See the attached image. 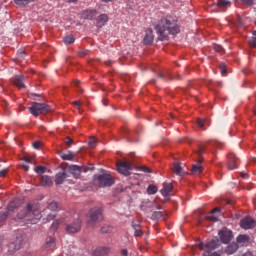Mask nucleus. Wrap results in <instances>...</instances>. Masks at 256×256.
Returning <instances> with one entry per match:
<instances>
[{
	"label": "nucleus",
	"mask_w": 256,
	"mask_h": 256,
	"mask_svg": "<svg viewBox=\"0 0 256 256\" xmlns=\"http://www.w3.org/2000/svg\"><path fill=\"white\" fill-rule=\"evenodd\" d=\"M155 30L160 41H168L169 35H177L179 33V25L173 18H161L155 25Z\"/></svg>",
	"instance_id": "nucleus-1"
},
{
	"label": "nucleus",
	"mask_w": 256,
	"mask_h": 256,
	"mask_svg": "<svg viewBox=\"0 0 256 256\" xmlns=\"http://www.w3.org/2000/svg\"><path fill=\"white\" fill-rule=\"evenodd\" d=\"M41 217H43V215H41V210L37 203H28L27 209L18 213V219H25L26 221H29L31 225H37L41 220Z\"/></svg>",
	"instance_id": "nucleus-2"
},
{
	"label": "nucleus",
	"mask_w": 256,
	"mask_h": 256,
	"mask_svg": "<svg viewBox=\"0 0 256 256\" xmlns=\"http://www.w3.org/2000/svg\"><path fill=\"white\" fill-rule=\"evenodd\" d=\"M31 115L39 117V115H47L51 113V107L45 103L33 102L31 107L28 108Z\"/></svg>",
	"instance_id": "nucleus-3"
},
{
	"label": "nucleus",
	"mask_w": 256,
	"mask_h": 256,
	"mask_svg": "<svg viewBox=\"0 0 256 256\" xmlns=\"http://www.w3.org/2000/svg\"><path fill=\"white\" fill-rule=\"evenodd\" d=\"M219 245H221V241L218 240V238H214L209 242L204 243H199L198 247L199 249H201L204 252L203 256H210L211 255V251H215V249L219 248Z\"/></svg>",
	"instance_id": "nucleus-4"
},
{
	"label": "nucleus",
	"mask_w": 256,
	"mask_h": 256,
	"mask_svg": "<svg viewBox=\"0 0 256 256\" xmlns=\"http://www.w3.org/2000/svg\"><path fill=\"white\" fill-rule=\"evenodd\" d=\"M88 217V225H96V223H101V221H103V210L100 207H94L90 209Z\"/></svg>",
	"instance_id": "nucleus-5"
},
{
	"label": "nucleus",
	"mask_w": 256,
	"mask_h": 256,
	"mask_svg": "<svg viewBox=\"0 0 256 256\" xmlns=\"http://www.w3.org/2000/svg\"><path fill=\"white\" fill-rule=\"evenodd\" d=\"M94 181L98 183L99 187H111L115 180H113V176L111 174H99L94 176Z\"/></svg>",
	"instance_id": "nucleus-6"
},
{
	"label": "nucleus",
	"mask_w": 256,
	"mask_h": 256,
	"mask_svg": "<svg viewBox=\"0 0 256 256\" xmlns=\"http://www.w3.org/2000/svg\"><path fill=\"white\" fill-rule=\"evenodd\" d=\"M135 165L128 161H120L117 163V171L121 173V175H125V177H129L131 175V169H133Z\"/></svg>",
	"instance_id": "nucleus-7"
},
{
	"label": "nucleus",
	"mask_w": 256,
	"mask_h": 256,
	"mask_svg": "<svg viewBox=\"0 0 256 256\" xmlns=\"http://www.w3.org/2000/svg\"><path fill=\"white\" fill-rule=\"evenodd\" d=\"M58 205L57 202H51L46 209H44L43 213L46 215V221H53L55 219V211H57Z\"/></svg>",
	"instance_id": "nucleus-8"
},
{
	"label": "nucleus",
	"mask_w": 256,
	"mask_h": 256,
	"mask_svg": "<svg viewBox=\"0 0 256 256\" xmlns=\"http://www.w3.org/2000/svg\"><path fill=\"white\" fill-rule=\"evenodd\" d=\"M67 233H79L81 231V219H76L72 223L67 225Z\"/></svg>",
	"instance_id": "nucleus-9"
},
{
	"label": "nucleus",
	"mask_w": 256,
	"mask_h": 256,
	"mask_svg": "<svg viewBox=\"0 0 256 256\" xmlns=\"http://www.w3.org/2000/svg\"><path fill=\"white\" fill-rule=\"evenodd\" d=\"M239 167V158L235 154H228V169L233 171Z\"/></svg>",
	"instance_id": "nucleus-10"
},
{
	"label": "nucleus",
	"mask_w": 256,
	"mask_h": 256,
	"mask_svg": "<svg viewBox=\"0 0 256 256\" xmlns=\"http://www.w3.org/2000/svg\"><path fill=\"white\" fill-rule=\"evenodd\" d=\"M240 227L242 229H253L255 227V220L251 217H245L240 221Z\"/></svg>",
	"instance_id": "nucleus-11"
},
{
	"label": "nucleus",
	"mask_w": 256,
	"mask_h": 256,
	"mask_svg": "<svg viewBox=\"0 0 256 256\" xmlns=\"http://www.w3.org/2000/svg\"><path fill=\"white\" fill-rule=\"evenodd\" d=\"M12 83L16 87H18V89H25V76H23V75L13 76Z\"/></svg>",
	"instance_id": "nucleus-12"
},
{
	"label": "nucleus",
	"mask_w": 256,
	"mask_h": 256,
	"mask_svg": "<svg viewBox=\"0 0 256 256\" xmlns=\"http://www.w3.org/2000/svg\"><path fill=\"white\" fill-rule=\"evenodd\" d=\"M219 236L222 241V243H229L233 237V233L230 230L224 229L222 231H219Z\"/></svg>",
	"instance_id": "nucleus-13"
},
{
	"label": "nucleus",
	"mask_w": 256,
	"mask_h": 256,
	"mask_svg": "<svg viewBox=\"0 0 256 256\" xmlns=\"http://www.w3.org/2000/svg\"><path fill=\"white\" fill-rule=\"evenodd\" d=\"M154 39H155V36L153 35V30L151 28H148L145 31V36L143 39L144 45H151V43H153Z\"/></svg>",
	"instance_id": "nucleus-14"
},
{
	"label": "nucleus",
	"mask_w": 256,
	"mask_h": 256,
	"mask_svg": "<svg viewBox=\"0 0 256 256\" xmlns=\"http://www.w3.org/2000/svg\"><path fill=\"white\" fill-rule=\"evenodd\" d=\"M15 207H17L15 205V202H11L7 207V212H0V223H3V221H5L7 217H9V212L13 211Z\"/></svg>",
	"instance_id": "nucleus-15"
},
{
	"label": "nucleus",
	"mask_w": 256,
	"mask_h": 256,
	"mask_svg": "<svg viewBox=\"0 0 256 256\" xmlns=\"http://www.w3.org/2000/svg\"><path fill=\"white\" fill-rule=\"evenodd\" d=\"M201 163H203V160L199 159L196 164L192 165V175H199L200 173H203V166Z\"/></svg>",
	"instance_id": "nucleus-16"
},
{
	"label": "nucleus",
	"mask_w": 256,
	"mask_h": 256,
	"mask_svg": "<svg viewBox=\"0 0 256 256\" xmlns=\"http://www.w3.org/2000/svg\"><path fill=\"white\" fill-rule=\"evenodd\" d=\"M69 177V174L66 171L59 172L55 176V183L57 185H62V183Z\"/></svg>",
	"instance_id": "nucleus-17"
},
{
	"label": "nucleus",
	"mask_w": 256,
	"mask_h": 256,
	"mask_svg": "<svg viewBox=\"0 0 256 256\" xmlns=\"http://www.w3.org/2000/svg\"><path fill=\"white\" fill-rule=\"evenodd\" d=\"M173 191V184L164 183L163 188L161 189V194L163 197H169L170 193Z\"/></svg>",
	"instance_id": "nucleus-18"
},
{
	"label": "nucleus",
	"mask_w": 256,
	"mask_h": 256,
	"mask_svg": "<svg viewBox=\"0 0 256 256\" xmlns=\"http://www.w3.org/2000/svg\"><path fill=\"white\" fill-rule=\"evenodd\" d=\"M132 229H134V237H143V230H141V225L139 222H132Z\"/></svg>",
	"instance_id": "nucleus-19"
},
{
	"label": "nucleus",
	"mask_w": 256,
	"mask_h": 256,
	"mask_svg": "<svg viewBox=\"0 0 256 256\" xmlns=\"http://www.w3.org/2000/svg\"><path fill=\"white\" fill-rule=\"evenodd\" d=\"M82 17L91 21L97 17V10H86L83 12Z\"/></svg>",
	"instance_id": "nucleus-20"
},
{
	"label": "nucleus",
	"mask_w": 256,
	"mask_h": 256,
	"mask_svg": "<svg viewBox=\"0 0 256 256\" xmlns=\"http://www.w3.org/2000/svg\"><path fill=\"white\" fill-rule=\"evenodd\" d=\"M229 5H231V2L229 0H218V2L216 3V7H218V9H220L222 13H224L225 9H227Z\"/></svg>",
	"instance_id": "nucleus-21"
},
{
	"label": "nucleus",
	"mask_w": 256,
	"mask_h": 256,
	"mask_svg": "<svg viewBox=\"0 0 256 256\" xmlns=\"http://www.w3.org/2000/svg\"><path fill=\"white\" fill-rule=\"evenodd\" d=\"M237 249H239V245L233 242L226 247L225 253H227V255H233V253H236Z\"/></svg>",
	"instance_id": "nucleus-22"
},
{
	"label": "nucleus",
	"mask_w": 256,
	"mask_h": 256,
	"mask_svg": "<svg viewBox=\"0 0 256 256\" xmlns=\"http://www.w3.org/2000/svg\"><path fill=\"white\" fill-rule=\"evenodd\" d=\"M172 171L175 173V175H178V177H183V175H185V172L179 163L174 164Z\"/></svg>",
	"instance_id": "nucleus-23"
},
{
	"label": "nucleus",
	"mask_w": 256,
	"mask_h": 256,
	"mask_svg": "<svg viewBox=\"0 0 256 256\" xmlns=\"http://www.w3.org/2000/svg\"><path fill=\"white\" fill-rule=\"evenodd\" d=\"M45 247L46 249H48V251H51V249H55V238L49 237L46 241Z\"/></svg>",
	"instance_id": "nucleus-24"
},
{
	"label": "nucleus",
	"mask_w": 256,
	"mask_h": 256,
	"mask_svg": "<svg viewBox=\"0 0 256 256\" xmlns=\"http://www.w3.org/2000/svg\"><path fill=\"white\" fill-rule=\"evenodd\" d=\"M70 171L76 178H78L81 175V167H79L77 165L71 166Z\"/></svg>",
	"instance_id": "nucleus-25"
},
{
	"label": "nucleus",
	"mask_w": 256,
	"mask_h": 256,
	"mask_svg": "<svg viewBox=\"0 0 256 256\" xmlns=\"http://www.w3.org/2000/svg\"><path fill=\"white\" fill-rule=\"evenodd\" d=\"M107 253H109V248L99 247L95 250V255L97 256H105Z\"/></svg>",
	"instance_id": "nucleus-26"
},
{
	"label": "nucleus",
	"mask_w": 256,
	"mask_h": 256,
	"mask_svg": "<svg viewBox=\"0 0 256 256\" xmlns=\"http://www.w3.org/2000/svg\"><path fill=\"white\" fill-rule=\"evenodd\" d=\"M107 21H109V16H107V14H101L98 17V25H100L101 27H103V25H105Z\"/></svg>",
	"instance_id": "nucleus-27"
},
{
	"label": "nucleus",
	"mask_w": 256,
	"mask_h": 256,
	"mask_svg": "<svg viewBox=\"0 0 256 256\" xmlns=\"http://www.w3.org/2000/svg\"><path fill=\"white\" fill-rule=\"evenodd\" d=\"M41 184L46 187H50V185H53V181L51 180V177H49V176H42Z\"/></svg>",
	"instance_id": "nucleus-28"
},
{
	"label": "nucleus",
	"mask_w": 256,
	"mask_h": 256,
	"mask_svg": "<svg viewBox=\"0 0 256 256\" xmlns=\"http://www.w3.org/2000/svg\"><path fill=\"white\" fill-rule=\"evenodd\" d=\"M249 235H239L236 239L237 243L245 245V243H249Z\"/></svg>",
	"instance_id": "nucleus-29"
},
{
	"label": "nucleus",
	"mask_w": 256,
	"mask_h": 256,
	"mask_svg": "<svg viewBox=\"0 0 256 256\" xmlns=\"http://www.w3.org/2000/svg\"><path fill=\"white\" fill-rule=\"evenodd\" d=\"M60 157L61 159H63V161H73V159L75 158V154L69 151L67 154H61Z\"/></svg>",
	"instance_id": "nucleus-30"
},
{
	"label": "nucleus",
	"mask_w": 256,
	"mask_h": 256,
	"mask_svg": "<svg viewBox=\"0 0 256 256\" xmlns=\"http://www.w3.org/2000/svg\"><path fill=\"white\" fill-rule=\"evenodd\" d=\"M63 41H64L65 45H71V44L75 43V36H73V34L65 36L63 38Z\"/></svg>",
	"instance_id": "nucleus-31"
},
{
	"label": "nucleus",
	"mask_w": 256,
	"mask_h": 256,
	"mask_svg": "<svg viewBox=\"0 0 256 256\" xmlns=\"http://www.w3.org/2000/svg\"><path fill=\"white\" fill-rule=\"evenodd\" d=\"M158 188L155 185H149L147 188V193L148 195H155V193H157Z\"/></svg>",
	"instance_id": "nucleus-32"
},
{
	"label": "nucleus",
	"mask_w": 256,
	"mask_h": 256,
	"mask_svg": "<svg viewBox=\"0 0 256 256\" xmlns=\"http://www.w3.org/2000/svg\"><path fill=\"white\" fill-rule=\"evenodd\" d=\"M161 217H163V212L155 211L152 213L151 219L152 221H157V219H161Z\"/></svg>",
	"instance_id": "nucleus-33"
},
{
	"label": "nucleus",
	"mask_w": 256,
	"mask_h": 256,
	"mask_svg": "<svg viewBox=\"0 0 256 256\" xmlns=\"http://www.w3.org/2000/svg\"><path fill=\"white\" fill-rule=\"evenodd\" d=\"M88 145L90 149H95V147H97V139H95L94 137L90 138L88 141Z\"/></svg>",
	"instance_id": "nucleus-34"
},
{
	"label": "nucleus",
	"mask_w": 256,
	"mask_h": 256,
	"mask_svg": "<svg viewBox=\"0 0 256 256\" xmlns=\"http://www.w3.org/2000/svg\"><path fill=\"white\" fill-rule=\"evenodd\" d=\"M35 0H14L16 5H29V3H33Z\"/></svg>",
	"instance_id": "nucleus-35"
},
{
	"label": "nucleus",
	"mask_w": 256,
	"mask_h": 256,
	"mask_svg": "<svg viewBox=\"0 0 256 256\" xmlns=\"http://www.w3.org/2000/svg\"><path fill=\"white\" fill-rule=\"evenodd\" d=\"M47 168H45V166H37L35 168V172L38 173V175H43V173H45V170Z\"/></svg>",
	"instance_id": "nucleus-36"
},
{
	"label": "nucleus",
	"mask_w": 256,
	"mask_h": 256,
	"mask_svg": "<svg viewBox=\"0 0 256 256\" xmlns=\"http://www.w3.org/2000/svg\"><path fill=\"white\" fill-rule=\"evenodd\" d=\"M250 47H256V31L253 32V36L249 41Z\"/></svg>",
	"instance_id": "nucleus-37"
},
{
	"label": "nucleus",
	"mask_w": 256,
	"mask_h": 256,
	"mask_svg": "<svg viewBox=\"0 0 256 256\" xmlns=\"http://www.w3.org/2000/svg\"><path fill=\"white\" fill-rule=\"evenodd\" d=\"M213 49L217 51V53H223L224 49L223 46L219 44H214Z\"/></svg>",
	"instance_id": "nucleus-38"
},
{
	"label": "nucleus",
	"mask_w": 256,
	"mask_h": 256,
	"mask_svg": "<svg viewBox=\"0 0 256 256\" xmlns=\"http://www.w3.org/2000/svg\"><path fill=\"white\" fill-rule=\"evenodd\" d=\"M59 220H55L51 226V231H57V228L59 227Z\"/></svg>",
	"instance_id": "nucleus-39"
},
{
	"label": "nucleus",
	"mask_w": 256,
	"mask_h": 256,
	"mask_svg": "<svg viewBox=\"0 0 256 256\" xmlns=\"http://www.w3.org/2000/svg\"><path fill=\"white\" fill-rule=\"evenodd\" d=\"M207 221H212L213 223L217 222V216H214L213 214H210L206 216Z\"/></svg>",
	"instance_id": "nucleus-40"
},
{
	"label": "nucleus",
	"mask_w": 256,
	"mask_h": 256,
	"mask_svg": "<svg viewBox=\"0 0 256 256\" xmlns=\"http://www.w3.org/2000/svg\"><path fill=\"white\" fill-rule=\"evenodd\" d=\"M197 125L200 127V129H203V126L205 125V119L198 118Z\"/></svg>",
	"instance_id": "nucleus-41"
},
{
	"label": "nucleus",
	"mask_w": 256,
	"mask_h": 256,
	"mask_svg": "<svg viewBox=\"0 0 256 256\" xmlns=\"http://www.w3.org/2000/svg\"><path fill=\"white\" fill-rule=\"evenodd\" d=\"M9 249H13V250H9L10 253H13V251H17V249H19V246H15V244L10 243L9 244Z\"/></svg>",
	"instance_id": "nucleus-42"
},
{
	"label": "nucleus",
	"mask_w": 256,
	"mask_h": 256,
	"mask_svg": "<svg viewBox=\"0 0 256 256\" xmlns=\"http://www.w3.org/2000/svg\"><path fill=\"white\" fill-rule=\"evenodd\" d=\"M65 143L68 147H71L73 145V139L67 137Z\"/></svg>",
	"instance_id": "nucleus-43"
},
{
	"label": "nucleus",
	"mask_w": 256,
	"mask_h": 256,
	"mask_svg": "<svg viewBox=\"0 0 256 256\" xmlns=\"http://www.w3.org/2000/svg\"><path fill=\"white\" fill-rule=\"evenodd\" d=\"M204 151H205V147L204 146H199L198 155L201 157V155H203Z\"/></svg>",
	"instance_id": "nucleus-44"
},
{
	"label": "nucleus",
	"mask_w": 256,
	"mask_h": 256,
	"mask_svg": "<svg viewBox=\"0 0 256 256\" xmlns=\"http://www.w3.org/2000/svg\"><path fill=\"white\" fill-rule=\"evenodd\" d=\"M245 5H254L255 0H241Z\"/></svg>",
	"instance_id": "nucleus-45"
},
{
	"label": "nucleus",
	"mask_w": 256,
	"mask_h": 256,
	"mask_svg": "<svg viewBox=\"0 0 256 256\" xmlns=\"http://www.w3.org/2000/svg\"><path fill=\"white\" fill-rule=\"evenodd\" d=\"M23 161H25L26 163H33V158L28 157V156H24Z\"/></svg>",
	"instance_id": "nucleus-46"
},
{
	"label": "nucleus",
	"mask_w": 256,
	"mask_h": 256,
	"mask_svg": "<svg viewBox=\"0 0 256 256\" xmlns=\"http://www.w3.org/2000/svg\"><path fill=\"white\" fill-rule=\"evenodd\" d=\"M141 171H144V173H151V169H149V167L147 166H142L140 168Z\"/></svg>",
	"instance_id": "nucleus-47"
},
{
	"label": "nucleus",
	"mask_w": 256,
	"mask_h": 256,
	"mask_svg": "<svg viewBox=\"0 0 256 256\" xmlns=\"http://www.w3.org/2000/svg\"><path fill=\"white\" fill-rule=\"evenodd\" d=\"M32 147H34V149H39V147H41V142L36 141V142L32 143Z\"/></svg>",
	"instance_id": "nucleus-48"
},
{
	"label": "nucleus",
	"mask_w": 256,
	"mask_h": 256,
	"mask_svg": "<svg viewBox=\"0 0 256 256\" xmlns=\"http://www.w3.org/2000/svg\"><path fill=\"white\" fill-rule=\"evenodd\" d=\"M101 231H102V233H109V231H111V228L109 226L102 227Z\"/></svg>",
	"instance_id": "nucleus-49"
},
{
	"label": "nucleus",
	"mask_w": 256,
	"mask_h": 256,
	"mask_svg": "<svg viewBox=\"0 0 256 256\" xmlns=\"http://www.w3.org/2000/svg\"><path fill=\"white\" fill-rule=\"evenodd\" d=\"M158 77H160V79H163V81H167L168 79H173V78H171V77H169V78L166 77L165 74H159Z\"/></svg>",
	"instance_id": "nucleus-50"
},
{
	"label": "nucleus",
	"mask_w": 256,
	"mask_h": 256,
	"mask_svg": "<svg viewBox=\"0 0 256 256\" xmlns=\"http://www.w3.org/2000/svg\"><path fill=\"white\" fill-rule=\"evenodd\" d=\"M220 71L223 75H226L227 74V70H225V65H221L220 66Z\"/></svg>",
	"instance_id": "nucleus-51"
},
{
	"label": "nucleus",
	"mask_w": 256,
	"mask_h": 256,
	"mask_svg": "<svg viewBox=\"0 0 256 256\" xmlns=\"http://www.w3.org/2000/svg\"><path fill=\"white\" fill-rule=\"evenodd\" d=\"M89 53V50H83V51H80L79 55L80 57H85V55H87Z\"/></svg>",
	"instance_id": "nucleus-52"
},
{
	"label": "nucleus",
	"mask_w": 256,
	"mask_h": 256,
	"mask_svg": "<svg viewBox=\"0 0 256 256\" xmlns=\"http://www.w3.org/2000/svg\"><path fill=\"white\" fill-rule=\"evenodd\" d=\"M121 255L122 256H129V251H127V249H122L121 250Z\"/></svg>",
	"instance_id": "nucleus-53"
},
{
	"label": "nucleus",
	"mask_w": 256,
	"mask_h": 256,
	"mask_svg": "<svg viewBox=\"0 0 256 256\" xmlns=\"http://www.w3.org/2000/svg\"><path fill=\"white\" fill-rule=\"evenodd\" d=\"M221 212V209L220 208H214L212 211H211V215H215V213H220Z\"/></svg>",
	"instance_id": "nucleus-54"
},
{
	"label": "nucleus",
	"mask_w": 256,
	"mask_h": 256,
	"mask_svg": "<svg viewBox=\"0 0 256 256\" xmlns=\"http://www.w3.org/2000/svg\"><path fill=\"white\" fill-rule=\"evenodd\" d=\"M7 175V169H3L0 171V177H5Z\"/></svg>",
	"instance_id": "nucleus-55"
},
{
	"label": "nucleus",
	"mask_w": 256,
	"mask_h": 256,
	"mask_svg": "<svg viewBox=\"0 0 256 256\" xmlns=\"http://www.w3.org/2000/svg\"><path fill=\"white\" fill-rule=\"evenodd\" d=\"M86 171H93V165H90V167L85 168L84 173H86Z\"/></svg>",
	"instance_id": "nucleus-56"
},
{
	"label": "nucleus",
	"mask_w": 256,
	"mask_h": 256,
	"mask_svg": "<svg viewBox=\"0 0 256 256\" xmlns=\"http://www.w3.org/2000/svg\"><path fill=\"white\" fill-rule=\"evenodd\" d=\"M73 105H74L75 107H80L81 102H79V101H74V102H73Z\"/></svg>",
	"instance_id": "nucleus-57"
},
{
	"label": "nucleus",
	"mask_w": 256,
	"mask_h": 256,
	"mask_svg": "<svg viewBox=\"0 0 256 256\" xmlns=\"http://www.w3.org/2000/svg\"><path fill=\"white\" fill-rule=\"evenodd\" d=\"M22 167H23V169H25V171H29V165L24 164V165H22Z\"/></svg>",
	"instance_id": "nucleus-58"
},
{
	"label": "nucleus",
	"mask_w": 256,
	"mask_h": 256,
	"mask_svg": "<svg viewBox=\"0 0 256 256\" xmlns=\"http://www.w3.org/2000/svg\"><path fill=\"white\" fill-rule=\"evenodd\" d=\"M66 1L67 3H77V0H64Z\"/></svg>",
	"instance_id": "nucleus-59"
},
{
	"label": "nucleus",
	"mask_w": 256,
	"mask_h": 256,
	"mask_svg": "<svg viewBox=\"0 0 256 256\" xmlns=\"http://www.w3.org/2000/svg\"><path fill=\"white\" fill-rule=\"evenodd\" d=\"M100 1H102V3H111V1L113 0H100Z\"/></svg>",
	"instance_id": "nucleus-60"
},
{
	"label": "nucleus",
	"mask_w": 256,
	"mask_h": 256,
	"mask_svg": "<svg viewBox=\"0 0 256 256\" xmlns=\"http://www.w3.org/2000/svg\"><path fill=\"white\" fill-rule=\"evenodd\" d=\"M242 177H243L244 179H246V177H249V175H247V174H245V173H242Z\"/></svg>",
	"instance_id": "nucleus-61"
},
{
	"label": "nucleus",
	"mask_w": 256,
	"mask_h": 256,
	"mask_svg": "<svg viewBox=\"0 0 256 256\" xmlns=\"http://www.w3.org/2000/svg\"><path fill=\"white\" fill-rule=\"evenodd\" d=\"M74 83H75V85L77 86V85H79V81H74Z\"/></svg>",
	"instance_id": "nucleus-62"
},
{
	"label": "nucleus",
	"mask_w": 256,
	"mask_h": 256,
	"mask_svg": "<svg viewBox=\"0 0 256 256\" xmlns=\"http://www.w3.org/2000/svg\"><path fill=\"white\" fill-rule=\"evenodd\" d=\"M213 255L219 256V254L217 252H214Z\"/></svg>",
	"instance_id": "nucleus-63"
},
{
	"label": "nucleus",
	"mask_w": 256,
	"mask_h": 256,
	"mask_svg": "<svg viewBox=\"0 0 256 256\" xmlns=\"http://www.w3.org/2000/svg\"><path fill=\"white\" fill-rule=\"evenodd\" d=\"M254 115H256V110L254 111Z\"/></svg>",
	"instance_id": "nucleus-64"
}]
</instances>
